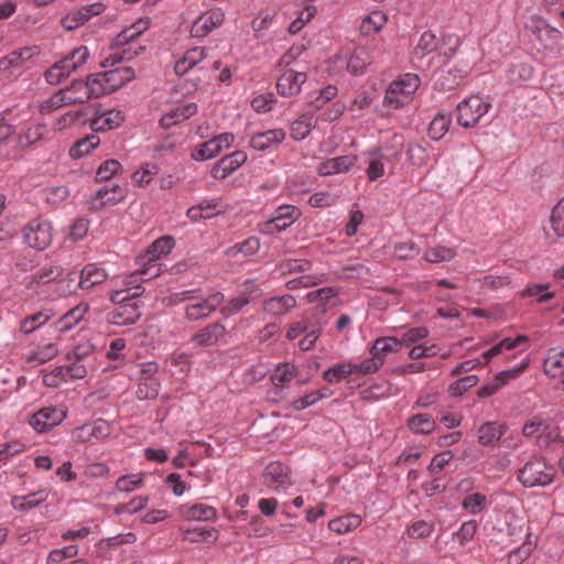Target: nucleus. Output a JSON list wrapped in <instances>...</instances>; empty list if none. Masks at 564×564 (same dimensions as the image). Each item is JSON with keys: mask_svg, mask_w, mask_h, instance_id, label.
<instances>
[{"mask_svg": "<svg viewBox=\"0 0 564 564\" xmlns=\"http://www.w3.org/2000/svg\"><path fill=\"white\" fill-rule=\"evenodd\" d=\"M143 293L141 285L128 286L115 290L110 294V300L117 305L109 314V323L118 326H128L134 324L141 316L139 301L137 299Z\"/></svg>", "mask_w": 564, "mask_h": 564, "instance_id": "1", "label": "nucleus"}, {"mask_svg": "<svg viewBox=\"0 0 564 564\" xmlns=\"http://www.w3.org/2000/svg\"><path fill=\"white\" fill-rule=\"evenodd\" d=\"M459 45L460 40L457 35L446 34L437 37L433 32L425 31L421 34L417 44L413 48V57L423 59L432 53H437L438 56L443 57L442 64H447L456 54Z\"/></svg>", "mask_w": 564, "mask_h": 564, "instance_id": "2", "label": "nucleus"}, {"mask_svg": "<svg viewBox=\"0 0 564 564\" xmlns=\"http://www.w3.org/2000/svg\"><path fill=\"white\" fill-rule=\"evenodd\" d=\"M420 78L414 74H405L392 82L386 90L383 107L393 111L408 106L420 86Z\"/></svg>", "mask_w": 564, "mask_h": 564, "instance_id": "3", "label": "nucleus"}, {"mask_svg": "<svg viewBox=\"0 0 564 564\" xmlns=\"http://www.w3.org/2000/svg\"><path fill=\"white\" fill-rule=\"evenodd\" d=\"M517 477L525 488L545 487L553 482L555 469L544 458L533 457L519 469Z\"/></svg>", "mask_w": 564, "mask_h": 564, "instance_id": "4", "label": "nucleus"}, {"mask_svg": "<svg viewBox=\"0 0 564 564\" xmlns=\"http://www.w3.org/2000/svg\"><path fill=\"white\" fill-rule=\"evenodd\" d=\"M490 108L491 101L489 97L481 95L469 96L457 105V123L464 128L474 127L488 113Z\"/></svg>", "mask_w": 564, "mask_h": 564, "instance_id": "5", "label": "nucleus"}, {"mask_svg": "<svg viewBox=\"0 0 564 564\" xmlns=\"http://www.w3.org/2000/svg\"><path fill=\"white\" fill-rule=\"evenodd\" d=\"M23 242L32 249L45 250L53 240L52 221L44 217H36L31 220L22 229Z\"/></svg>", "mask_w": 564, "mask_h": 564, "instance_id": "6", "label": "nucleus"}, {"mask_svg": "<svg viewBox=\"0 0 564 564\" xmlns=\"http://www.w3.org/2000/svg\"><path fill=\"white\" fill-rule=\"evenodd\" d=\"M138 386L135 395L139 400H154L159 395L161 382L158 378L159 364L155 361H144L137 365Z\"/></svg>", "mask_w": 564, "mask_h": 564, "instance_id": "7", "label": "nucleus"}, {"mask_svg": "<svg viewBox=\"0 0 564 564\" xmlns=\"http://www.w3.org/2000/svg\"><path fill=\"white\" fill-rule=\"evenodd\" d=\"M262 479L273 491L286 490L294 484L290 467L281 462L269 463L262 473Z\"/></svg>", "mask_w": 564, "mask_h": 564, "instance_id": "8", "label": "nucleus"}, {"mask_svg": "<svg viewBox=\"0 0 564 564\" xmlns=\"http://www.w3.org/2000/svg\"><path fill=\"white\" fill-rule=\"evenodd\" d=\"M301 216L300 209L294 205H280L272 217L262 224L261 231L267 235L280 232L291 227Z\"/></svg>", "mask_w": 564, "mask_h": 564, "instance_id": "9", "label": "nucleus"}, {"mask_svg": "<svg viewBox=\"0 0 564 564\" xmlns=\"http://www.w3.org/2000/svg\"><path fill=\"white\" fill-rule=\"evenodd\" d=\"M221 292H213L199 301H189L185 306V317L188 321H198L208 317L224 302Z\"/></svg>", "mask_w": 564, "mask_h": 564, "instance_id": "10", "label": "nucleus"}, {"mask_svg": "<svg viewBox=\"0 0 564 564\" xmlns=\"http://www.w3.org/2000/svg\"><path fill=\"white\" fill-rule=\"evenodd\" d=\"M111 432V425L107 421L99 419L74 429L72 438L80 443H91L106 440L110 436Z\"/></svg>", "mask_w": 564, "mask_h": 564, "instance_id": "11", "label": "nucleus"}, {"mask_svg": "<svg viewBox=\"0 0 564 564\" xmlns=\"http://www.w3.org/2000/svg\"><path fill=\"white\" fill-rule=\"evenodd\" d=\"M126 119L123 111L117 108H105L101 105L95 110L90 128L96 132H105L120 127Z\"/></svg>", "mask_w": 564, "mask_h": 564, "instance_id": "12", "label": "nucleus"}, {"mask_svg": "<svg viewBox=\"0 0 564 564\" xmlns=\"http://www.w3.org/2000/svg\"><path fill=\"white\" fill-rule=\"evenodd\" d=\"M106 10V6L102 2H95L78 9L69 11L65 17L62 18V26L67 31H73L84 25L93 17L101 14Z\"/></svg>", "mask_w": 564, "mask_h": 564, "instance_id": "13", "label": "nucleus"}, {"mask_svg": "<svg viewBox=\"0 0 564 564\" xmlns=\"http://www.w3.org/2000/svg\"><path fill=\"white\" fill-rule=\"evenodd\" d=\"M225 12L215 8L200 14L192 24L191 34L194 37H204L221 25Z\"/></svg>", "mask_w": 564, "mask_h": 564, "instance_id": "14", "label": "nucleus"}, {"mask_svg": "<svg viewBox=\"0 0 564 564\" xmlns=\"http://www.w3.org/2000/svg\"><path fill=\"white\" fill-rule=\"evenodd\" d=\"M126 197V191L119 184L105 185L89 199L93 209H101L107 206H113Z\"/></svg>", "mask_w": 564, "mask_h": 564, "instance_id": "15", "label": "nucleus"}, {"mask_svg": "<svg viewBox=\"0 0 564 564\" xmlns=\"http://www.w3.org/2000/svg\"><path fill=\"white\" fill-rule=\"evenodd\" d=\"M306 78L304 72L288 68L279 77L276 90L284 97L295 96L301 91L302 85L306 82Z\"/></svg>", "mask_w": 564, "mask_h": 564, "instance_id": "16", "label": "nucleus"}, {"mask_svg": "<svg viewBox=\"0 0 564 564\" xmlns=\"http://www.w3.org/2000/svg\"><path fill=\"white\" fill-rule=\"evenodd\" d=\"M247 161L243 151H235L216 162L210 171L215 180H225L236 172Z\"/></svg>", "mask_w": 564, "mask_h": 564, "instance_id": "17", "label": "nucleus"}, {"mask_svg": "<svg viewBox=\"0 0 564 564\" xmlns=\"http://www.w3.org/2000/svg\"><path fill=\"white\" fill-rule=\"evenodd\" d=\"M65 417V412L56 408H43L30 419V425L40 433H44L58 425Z\"/></svg>", "mask_w": 564, "mask_h": 564, "instance_id": "18", "label": "nucleus"}, {"mask_svg": "<svg viewBox=\"0 0 564 564\" xmlns=\"http://www.w3.org/2000/svg\"><path fill=\"white\" fill-rule=\"evenodd\" d=\"M543 370L546 376L564 384V349L562 347H553L547 350Z\"/></svg>", "mask_w": 564, "mask_h": 564, "instance_id": "19", "label": "nucleus"}, {"mask_svg": "<svg viewBox=\"0 0 564 564\" xmlns=\"http://www.w3.org/2000/svg\"><path fill=\"white\" fill-rule=\"evenodd\" d=\"M297 373V367L294 364L281 362L275 366L272 375L271 382L276 389L273 394L275 395L272 400L278 401L281 398L282 390L295 378Z\"/></svg>", "mask_w": 564, "mask_h": 564, "instance_id": "20", "label": "nucleus"}, {"mask_svg": "<svg viewBox=\"0 0 564 564\" xmlns=\"http://www.w3.org/2000/svg\"><path fill=\"white\" fill-rule=\"evenodd\" d=\"M197 112V105L195 102H188L177 105L162 115L160 124L164 129H169L177 123L187 120Z\"/></svg>", "mask_w": 564, "mask_h": 564, "instance_id": "21", "label": "nucleus"}, {"mask_svg": "<svg viewBox=\"0 0 564 564\" xmlns=\"http://www.w3.org/2000/svg\"><path fill=\"white\" fill-rule=\"evenodd\" d=\"M181 517L188 521H212L217 518V510L205 503H184L178 507Z\"/></svg>", "mask_w": 564, "mask_h": 564, "instance_id": "22", "label": "nucleus"}, {"mask_svg": "<svg viewBox=\"0 0 564 564\" xmlns=\"http://www.w3.org/2000/svg\"><path fill=\"white\" fill-rule=\"evenodd\" d=\"M35 53H37L36 46H25L10 52L0 58V73L22 67Z\"/></svg>", "mask_w": 564, "mask_h": 564, "instance_id": "23", "label": "nucleus"}, {"mask_svg": "<svg viewBox=\"0 0 564 564\" xmlns=\"http://www.w3.org/2000/svg\"><path fill=\"white\" fill-rule=\"evenodd\" d=\"M89 311V305L86 302H82L67 313H65L61 318H58L54 323V328L58 333H67L73 329L80 321L84 319L85 315Z\"/></svg>", "mask_w": 564, "mask_h": 564, "instance_id": "24", "label": "nucleus"}, {"mask_svg": "<svg viewBox=\"0 0 564 564\" xmlns=\"http://www.w3.org/2000/svg\"><path fill=\"white\" fill-rule=\"evenodd\" d=\"M145 50L141 43H130L120 48L112 46V53L102 62V67L115 66L123 61H131Z\"/></svg>", "mask_w": 564, "mask_h": 564, "instance_id": "25", "label": "nucleus"}, {"mask_svg": "<svg viewBox=\"0 0 564 564\" xmlns=\"http://www.w3.org/2000/svg\"><path fill=\"white\" fill-rule=\"evenodd\" d=\"M159 260L153 261H141L144 265L142 269L131 272L123 281V284L128 286L141 285L142 282L149 281L161 274L162 268Z\"/></svg>", "mask_w": 564, "mask_h": 564, "instance_id": "26", "label": "nucleus"}, {"mask_svg": "<svg viewBox=\"0 0 564 564\" xmlns=\"http://www.w3.org/2000/svg\"><path fill=\"white\" fill-rule=\"evenodd\" d=\"M284 139L285 131L283 129H271L253 134L250 139V147L256 151H265L282 143Z\"/></svg>", "mask_w": 564, "mask_h": 564, "instance_id": "27", "label": "nucleus"}, {"mask_svg": "<svg viewBox=\"0 0 564 564\" xmlns=\"http://www.w3.org/2000/svg\"><path fill=\"white\" fill-rule=\"evenodd\" d=\"M356 163V156L354 155H341L332 159H327L319 163L318 173L327 176L338 173L348 172Z\"/></svg>", "mask_w": 564, "mask_h": 564, "instance_id": "28", "label": "nucleus"}, {"mask_svg": "<svg viewBox=\"0 0 564 564\" xmlns=\"http://www.w3.org/2000/svg\"><path fill=\"white\" fill-rule=\"evenodd\" d=\"M107 278L108 273L102 267L96 263H89L82 269L77 285L83 290H89L95 285L104 283Z\"/></svg>", "mask_w": 564, "mask_h": 564, "instance_id": "29", "label": "nucleus"}, {"mask_svg": "<svg viewBox=\"0 0 564 564\" xmlns=\"http://www.w3.org/2000/svg\"><path fill=\"white\" fill-rule=\"evenodd\" d=\"M226 334L225 326L220 323H213L202 328L193 337L196 345L202 347L214 346Z\"/></svg>", "mask_w": 564, "mask_h": 564, "instance_id": "30", "label": "nucleus"}, {"mask_svg": "<svg viewBox=\"0 0 564 564\" xmlns=\"http://www.w3.org/2000/svg\"><path fill=\"white\" fill-rule=\"evenodd\" d=\"M63 268L57 264L46 263L40 267L31 276L29 285L31 288H37L40 285H46L51 282L56 281L61 278Z\"/></svg>", "mask_w": 564, "mask_h": 564, "instance_id": "31", "label": "nucleus"}, {"mask_svg": "<svg viewBox=\"0 0 564 564\" xmlns=\"http://www.w3.org/2000/svg\"><path fill=\"white\" fill-rule=\"evenodd\" d=\"M388 22V15L381 10H373L362 17L359 25L360 33L370 36L380 32Z\"/></svg>", "mask_w": 564, "mask_h": 564, "instance_id": "32", "label": "nucleus"}, {"mask_svg": "<svg viewBox=\"0 0 564 564\" xmlns=\"http://www.w3.org/2000/svg\"><path fill=\"white\" fill-rule=\"evenodd\" d=\"M175 241L171 236H163L154 240L143 254L140 256V261L159 260L162 256L169 254L174 248Z\"/></svg>", "mask_w": 564, "mask_h": 564, "instance_id": "33", "label": "nucleus"}, {"mask_svg": "<svg viewBox=\"0 0 564 564\" xmlns=\"http://www.w3.org/2000/svg\"><path fill=\"white\" fill-rule=\"evenodd\" d=\"M149 21L148 20H139L130 26L122 30L113 41V47L120 48V46H126L130 43H139L138 37L148 30Z\"/></svg>", "mask_w": 564, "mask_h": 564, "instance_id": "34", "label": "nucleus"}, {"mask_svg": "<svg viewBox=\"0 0 564 564\" xmlns=\"http://www.w3.org/2000/svg\"><path fill=\"white\" fill-rule=\"evenodd\" d=\"M507 426L499 422H486L478 430V441L481 445H495L506 433Z\"/></svg>", "mask_w": 564, "mask_h": 564, "instance_id": "35", "label": "nucleus"}, {"mask_svg": "<svg viewBox=\"0 0 564 564\" xmlns=\"http://www.w3.org/2000/svg\"><path fill=\"white\" fill-rule=\"evenodd\" d=\"M296 305V300L290 294L268 299L263 302V311L273 316L286 314Z\"/></svg>", "mask_w": 564, "mask_h": 564, "instance_id": "36", "label": "nucleus"}, {"mask_svg": "<svg viewBox=\"0 0 564 564\" xmlns=\"http://www.w3.org/2000/svg\"><path fill=\"white\" fill-rule=\"evenodd\" d=\"M205 58L206 51L204 47L187 50L184 55L176 61L174 70L177 75H184Z\"/></svg>", "mask_w": 564, "mask_h": 564, "instance_id": "37", "label": "nucleus"}, {"mask_svg": "<svg viewBox=\"0 0 564 564\" xmlns=\"http://www.w3.org/2000/svg\"><path fill=\"white\" fill-rule=\"evenodd\" d=\"M62 90L66 95L69 106L85 104L93 99L84 79H76L69 86L62 88Z\"/></svg>", "mask_w": 564, "mask_h": 564, "instance_id": "38", "label": "nucleus"}, {"mask_svg": "<svg viewBox=\"0 0 564 564\" xmlns=\"http://www.w3.org/2000/svg\"><path fill=\"white\" fill-rule=\"evenodd\" d=\"M400 348L401 344L399 338L392 336L380 337L372 343L370 347V354L378 359H383L384 362L387 355L397 352Z\"/></svg>", "mask_w": 564, "mask_h": 564, "instance_id": "39", "label": "nucleus"}, {"mask_svg": "<svg viewBox=\"0 0 564 564\" xmlns=\"http://www.w3.org/2000/svg\"><path fill=\"white\" fill-rule=\"evenodd\" d=\"M221 213V208L216 200L202 202L187 209V217L192 221H198L202 219H209Z\"/></svg>", "mask_w": 564, "mask_h": 564, "instance_id": "40", "label": "nucleus"}, {"mask_svg": "<svg viewBox=\"0 0 564 564\" xmlns=\"http://www.w3.org/2000/svg\"><path fill=\"white\" fill-rule=\"evenodd\" d=\"M315 124L316 120L313 115H302L292 122L290 128V135L294 141H302L311 133Z\"/></svg>", "mask_w": 564, "mask_h": 564, "instance_id": "41", "label": "nucleus"}, {"mask_svg": "<svg viewBox=\"0 0 564 564\" xmlns=\"http://www.w3.org/2000/svg\"><path fill=\"white\" fill-rule=\"evenodd\" d=\"M371 64L369 52L365 47L356 48L347 62V69L355 76L362 75Z\"/></svg>", "mask_w": 564, "mask_h": 564, "instance_id": "42", "label": "nucleus"}, {"mask_svg": "<svg viewBox=\"0 0 564 564\" xmlns=\"http://www.w3.org/2000/svg\"><path fill=\"white\" fill-rule=\"evenodd\" d=\"M528 340L527 336L519 335L516 338H503L498 344L494 345L491 348L486 350L482 355L484 362L488 364L494 357L505 352L514 349L520 344L525 343Z\"/></svg>", "mask_w": 564, "mask_h": 564, "instance_id": "43", "label": "nucleus"}, {"mask_svg": "<svg viewBox=\"0 0 564 564\" xmlns=\"http://www.w3.org/2000/svg\"><path fill=\"white\" fill-rule=\"evenodd\" d=\"M57 352L58 348L56 344L48 343L29 351L25 356V360L28 364L33 366L42 365L53 359L57 355Z\"/></svg>", "mask_w": 564, "mask_h": 564, "instance_id": "44", "label": "nucleus"}, {"mask_svg": "<svg viewBox=\"0 0 564 564\" xmlns=\"http://www.w3.org/2000/svg\"><path fill=\"white\" fill-rule=\"evenodd\" d=\"M105 74L109 82V88H111L112 91L118 90L123 85L135 78L134 69L126 66L106 70Z\"/></svg>", "mask_w": 564, "mask_h": 564, "instance_id": "45", "label": "nucleus"}, {"mask_svg": "<svg viewBox=\"0 0 564 564\" xmlns=\"http://www.w3.org/2000/svg\"><path fill=\"white\" fill-rule=\"evenodd\" d=\"M47 498V494L43 490L29 494L25 496H15L11 500V506L13 509L19 511H29L42 502H44Z\"/></svg>", "mask_w": 564, "mask_h": 564, "instance_id": "46", "label": "nucleus"}, {"mask_svg": "<svg viewBox=\"0 0 564 564\" xmlns=\"http://www.w3.org/2000/svg\"><path fill=\"white\" fill-rule=\"evenodd\" d=\"M452 122L451 113L447 111H440L431 121L429 126V135L431 139L441 140L448 131Z\"/></svg>", "mask_w": 564, "mask_h": 564, "instance_id": "47", "label": "nucleus"}, {"mask_svg": "<svg viewBox=\"0 0 564 564\" xmlns=\"http://www.w3.org/2000/svg\"><path fill=\"white\" fill-rule=\"evenodd\" d=\"M361 524V518L358 514H346L343 517H338L333 519L328 523V528L330 531L337 534H345L354 531Z\"/></svg>", "mask_w": 564, "mask_h": 564, "instance_id": "48", "label": "nucleus"}, {"mask_svg": "<svg viewBox=\"0 0 564 564\" xmlns=\"http://www.w3.org/2000/svg\"><path fill=\"white\" fill-rule=\"evenodd\" d=\"M354 372L352 361H344L329 367L323 373V379L328 383H338L351 376Z\"/></svg>", "mask_w": 564, "mask_h": 564, "instance_id": "49", "label": "nucleus"}, {"mask_svg": "<svg viewBox=\"0 0 564 564\" xmlns=\"http://www.w3.org/2000/svg\"><path fill=\"white\" fill-rule=\"evenodd\" d=\"M408 427L415 434H430L435 429V421L427 413H420L408 419Z\"/></svg>", "mask_w": 564, "mask_h": 564, "instance_id": "50", "label": "nucleus"}, {"mask_svg": "<svg viewBox=\"0 0 564 564\" xmlns=\"http://www.w3.org/2000/svg\"><path fill=\"white\" fill-rule=\"evenodd\" d=\"M462 508L469 514L476 516L487 510L488 498L480 492L466 495L460 502Z\"/></svg>", "mask_w": 564, "mask_h": 564, "instance_id": "51", "label": "nucleus"}, {"mask_svg": "<svg viewBox=\"0 0 564 564\" xmlns=\"http://www.w3.org/2000/svg\"><path fill=\"white\" fill-rule=\"evenodd\" d=\"M100 143V139L96 134L87 135L80 140H78L70 149L69 156L74 160L82 159L83 156L89 154L94 149H96Z\"/></svg>", "mask_w": 564, "mask_h": 564, "instance_id": "52", "label": "nucleus"}, {"mask_svg": "<svg viewBox=\"0 0 564 564\" xmlns=\"http://www.w3.org/2000/svg\"><path fill=\"white\" fill-rule=\"evenodd\" d=\"M533 67L525 63H516L507 69V79L511 84H521L533 77Z\"/></svg>", "mask_w": 564, "mask_h": 564, "instance_id": "53", "label": "nucleus"}, {"mask_svg": "<svg viewBox=\"0 0 564 564\" xmlns=\"http://www.w3.org/2000/svg\"><path fill=\"white\" fill-rule=\"evenodd\" d=\"M329 395L330 393L327 388L308 392L305 395L293 400L291 403V409L294 411H302L311 405H314L319 400L328 398Z\"/></svg>", "mask_w": 564, "mask_h": 564, "instance_id": "54", "label": "nucleus"}, {"mask_svg": "<svg viewBox=\"0 0 564 564\" xmlns=\"http://www.w3.org/2000/svg\"><path fill=\"white\" fill-rule=\"evenodd\" d=\"M90 54L87 46H78L74 48L68 55L62 58L66 67L73 74L88 61Z\"/></svg>", "mask_w": 564, "mask_h": 564, "instance_id": "55", "label": "nucleus"}, {"mask_svg": "<svg viewBox=\"0 0 564 564\" xmlns=\"http://www.w3.org/2000/svg\"><path fill=\"white\" fill-rule=\"evenodd\" d=\"M65 106H69L66 95L62 89L54 93L46 99L40 102L39 109L42 115H50Z\"/></svg>", "mask_w": 564, "mask_h": 564, "instance_id": "56", "label": "nucleus"}, {"mask_svg": "<svg viewBox=\"0 0 564 564\" xmlns=\"http://www.w3.org/2000/svg\"><path fill=\"white\" fill-rule=\"evenodd\" d=\"M260 249V241L256 237H249L246 240L238 242L228 249H226L225 253L228 257H235L239 253L243 256H252Z\"/></svg>", "mask_w": 564, "mask_h": 564, "instance_id": "57", "label": "nucleus"}, {"mask_svg": "<svg viewBox=\"0 0 564 564\" xmlns=\"http://www.w3.org/2000/svg\"><path fill=\"white\" fill-rule=\"evenodd\" d=\"M535 547L534 542L531 540V534H527V540L517 549L512 550L507 557L508 564H522L529 558Z\"/></svg>", "mask_w": 564, "mask_h": 564, "instance_id": "58", "label": "nucleus"}, {"mask_svg": "<svg viewBox=\"0 0 564 564\" xmlns=\"http://www.w3.org/2000/svg\"><path fill=\"white\" fill-rule=\"evenodd\" d=\"M550 225L556 237L564 238V196L552 208Z\"/></svg>", "mask_w": 564, "mask_h": 564, "instance_id": "59", "label": "nucleus"}, {"mask_svg": "<svg viewBox=\"0 0 564 564\" xmlns=\"http://www.w3.org/2000/svg\"><path fill=\"white\" fill-rule=\"evenodd\" d=\"M144 482V474H131L124 475L117 479L116 489L120 492H132L143 486Z\"/></svg>", "mask_w": 564, "mask_h": 564, "instance_id": "60", "label": "nucleus"}, {"mask_svg": "<svg viewBox=\"0 0 564 564\" xmlns=\"http://www.w3.org/2000/svg\"><path fill=\"white\" fill-rule=\"evenodd\" d=\"M479 381L478 376L476 375H468L463 378H459L458 380L452 382L448 386V393L453 398H459L464 395L470 388L476 386Z\"/></svg>", "mask_w": 564, "mask_h": 564, "instance_id": "61", "label": "nucleus"}, {"mask_svg": "<svg viewBox=\"0 0 564 564\" xmlns=\"http://www.w3.org/2000/svg\"><path fill=\"white\" fill-rule=\"evenodd\" d=\"M456 252L453 248L445 246H436L429 248L424 253V259L430 263H440L451 261L455 258Z\"/></svg>", "mask_w": 564, "mask_h": 564, "instance_id": "62", "label": "nucleus"}, {"mask_svg": "<svg viewBox=\"0 0 564 564\" xmlns=\"http://www.w3.org/2000/svg\"><path fill=\"white\" fill-rule=\"evenodd\" d=\"M50 319V316L43 312H37L30 315L21 321L20 330L21 333L29 335L35 332L41 326L45 325Z\"/></svg>", "mask_w": 564, "mask_h": 564, "instance_id": "63", "label": "nucleus"}, {"mask_svg": "<svg viewBox=\"0 0 564 564\" xmlns=\"http://www.w3.org/2000/svg\"><path fill=\"white\" fill-rule=\"evenodd\" d=\"M69 69L66 67L65 62L62 59L52 65L44 74L45 80L50 85H58L68 76H70Z\"/></svg>", "mask_w": 564, "mask_h": 564, "instance_id": "64", "label": "nucleus"}]
</instances>
